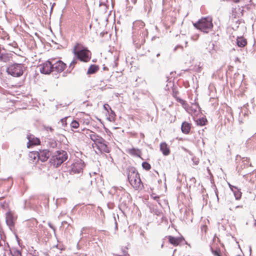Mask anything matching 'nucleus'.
Returning a JSON list of instances; mask_svg holds the SVG:
<instances>
[{
    "instance_id": "42",
    "label": "nucleus",
    "mask_w": 256,
    "mask_h": 256,
    "mask_svg": "<svg viewBox=\"0 0 256 256\" xmlns=\"http://www.w3.org/2000/svg\"><path fill=\"white\" fill-rule=\"evenodd\" d=\"M240 207H242V206H236V208H240Z\"/></svg>"
},
{
    "instance_id": "41",
    "label": "nucleus",
    "mask_w": 256,
    "mask_h": 256,
    "mask_svg": "<svg viewBox=\"0 0 256 256\" xmlns=\"http://www.w3.org/2000/svg\"><path fill=\"white\" fill-rule=\"evenodd\" d=\"M111 110V114H114V112L113 110Z\"/></svg>"
},
{
    "instance_id": "38",
    "label": "nucleus",
    "mask_w": 256,
    "mask_h": 256,
    "mask_svg": "<svg viewBox=\"0 0 256 256\" xmlns=\"http://www.w3.org/2000/svg\"><path fill=\"white\" fill-rule=\"evenodd\" d=\"M234 2L238 3L240 2V0H233Z\"/></svg>"
},
{
    "instance_id": "12",
    "label": "nucleus",
    "mask_w": 256,
    "mask_h": 256,
    "mask_svg": "<svg viewBox=\"0 0 256 256\" xmlns=\"http://www.w3.org/2000/svg\"><path fill=\"white\" fill-rule=\"evenodd\" d=\"M28 148H30L31 146L38 145L40 144V140L36 138H34L33 135H28Z\"/></svg>"
},
{
    "instance_id": "5",
    "label": "nucleus",
    "mask_w": 256,
    "mask_h": 256,
    "mask_svg": "<svg viewBox=\"0 0 256 256\" xmlns=\"http://www.w3.org/2000/svg\"><path fill=\"white\" fill-rule=\"evenodd\" d=\"M6 72L14 77H19L23 74L24 66L20 64H10L7 68Z\"/></svg>"
},
{
    "instance_id": "50",
    "label": "nucleus",
    "mask_w": 256,
    "mask_h": 256,
    "mask_svg": "<svg viewBox=\"0 0 256 256\" xmlns=\"http://www.w3.org/2000/svg\"><path fill=\"white\" fill-rule=\"evenodd\" d=\"M0 206H1V204H0Z\"/></svg>"
},
{
    "instance_id": "10",
    "label": "nucleus",
    "mask_w": 256,
    "mask_h": 256,
    "mask_svg": "<svg viewBox=\"0 0 256 256\" xmlns=\"http://www.w3.org/2000/svg\"><path fill=\"white\" fill-rule=\"evenodd\" d=\"M66 64L61 60H58L52 64V72H62L66 68Z\"/></svg>"
},
{
    "instance_id": "24",
    "label": "nucleus",
    "mask_w": 256,
    "mask_h": 256,
    "mask_svg": "<svg viewBox=\"0 0 256 256\" xmlns=\"http://www.w3.org/2000/svg\"><path fill=\"white\" fill-rule=\"evenodd\" d=\"M48 144L52 148H56L57 146L56 142L54 140H50L48 142Z\"/></svg>"
},
{
    "instance_id": "2",
    "label": "nucleus",
    "mask_w": 256,
    "mask_h": 256,
    "mask_svg": "<svg viewBox=\"0 0 256 256\" xmlns=\"http://www.w3.org/2000/svg\"><path fill=\"white\" fill-rule=\"evenodd\" d=\"M128 178L131 186L136 189L140 188L141 184V180L140 175L134 167L128 168Z\"/></svg>"
},
{
    "instance_id": "21",
    "label": "nucleus",
    "mask_w": 256,
    "mask_h": 256,
    "mask_svg": "<svg viewBox=\"0 0 256 256\" xmlns=\"http://www.w3.org/2000/svg\"><path fill=\"white\" fill-rule=\"evenodd\" d=\"M180 102L183 108L186 110L188 112L190 113V106L188 104L186 103V102L184 100H180Z\"/></svg>"
},
{
    "instance_id": "4",
    "label": "nucleus",
    "mask_w": 256,
    "mask_h": 256,
    "mask_svg": "<svg viewBox=\"0 0 256 256\" xmlns=\"http://www.w3.org/2000/svg\"><path fill=\"white\" fill-rule=\"evenodd\" d=\"M68 158V154L66 151L58 150L53 155L50 159V162L54 166L57 168L66 161Z\"/></svg>"
},
{
    "instance_id": "19",
    "label": "nucleus",
    "mask_w": 256,
    "mask_h": 256,
    "mask_svg": "<svg viewBox=\"0 0 256 256\" xmlns=\"http://www.w3.org/2000/svg\"><path fill=\"white\" fill-rule=\"evenodd\" d=\"M98 70V66L96 65H91L88 68L87 73L88 74H93L97 72Z\"/></svg>"
},
{
    "instance_id": "31",
    "label": "nucleus",
    "mask_w": 256,
    "mask_h": 256,
    "mask_svg": "<svg viewBox=\"0 0 256 256\" xmlns=\"http://www.w3.org/2000/svg\"><path fill=\"white\" fill-rule=\"evenodd\" d=\"M198 36H199L198 34H195L194 36H191V38L194 40H196L198 39Z\"/></svg>"
},
{
    "instance_id": "23",
    "label": "nucleus",
    "mask_w": 256,
    "mask_h": 256,
    "mask_svg": "<svg viewBox=\"0 0 256 256\" xmlns=\"http://www.w3.org/2000/svg\"><path fill=\"white\" fill-rule=\"evenodd\" d=\"M70 126L72 128H77L79 126V124L76 120H74L72 122Z\"/></svg>"
},
{
    "instance_id": "6",
    "label": "nucleus",
    "mask_w": 256,
    "mask_h": 256,
    "mask_svg": "<svg viewBox=\"0 0 256 256\" xmlns=\"http://www.w3.org/2000/svg\"><path fill=\"white\" fill-rule=\"evenodd\" d=\"M84 163L82 160H78L71 166L70 174H76L82 172Z\"/></svg>"
},
{
    "instance_id": "13",
    "label": "nucleus",
    "mask_w": 256,
    "mask_h": 256,
    "mask_svg": "<svg viewBox=\"0 0 256 256\" xmlns=\"http://www.w3.org/2000/svg\"><path fill=\"white\" fill-rule=\"evenodd\" d=\"M169 242L176 246L178 245L180 243H181L183 241V239L180 238H175L172 236H168Z\"/></svg>"
},
{
    "instance_id": "30",
    "label": "nucleus",
    "mask_w": 256,
    "mask_h": 256,
    "mask_svg": "<svg viewBox=\"0 0 256 256\" xmlns=\"http://www.w3.org/2000/svg\"><path fill=\"white\" fill-rule=\"evenodd\" d=\"M104 108L106 110V111H108V110L110 109V110H111V108L110 107V106L107 104H105L104 105Z\"/></svg>"
},
{
    "instance_id": "28",
    "label": "nucleus",
    "mask_w": 256,
    "mask_h": 256,
    "mask_svg": "<svg viewBox=\"0 0 256 256\" xmlns=\"http://www.w3.org/2000/svg\"><path fill=\"white\" fill-rule=\"evenodd\" d=\"M238 190L237 192H234V194L236 199L239 200L241 198L242 193L238 190Z\"/></svg>"
},
{
    "instance_id": "44",
    "label": "nucleus",
    "mask_w": 256,
    "mask_h": 256,
    "mask_svg": "<svg viewBox=\"0 0 256 256\" xmlns=\"http://www.w3.org/2000/svg\"><path fill=\"white\" fill-rule=\"evenodd\" d=\"M164 246V244H162V245H161V248H162Z\"/></svg>"
},
{
    "instance_id": "32",
    "label": "nucleus",
    "mask_w": 256,
    "mask_h": 256,
    "mask_svg": "<svg viewBox=\"0 0 256 256\" xmlns=\"http://www.w3.org/2000/svg\"><path fill=\"white\" fill-rule=\"evenodd\" d=\"M114 223H115V229L117 230L118 229V222H116V218L114 214Z\"/></svg>"
},
{
    "instance_id": "49",
    "label": "nucleus",
    "mask_w": 256,
    "mask_h": 256,
    "mask_svg": "<svg viewBox=\"0 0 256 256\" xmlns=\"http://www.w3.org/2000/svg\"><path fill=\"white\" fill-rule=\"evenodd\" d=\"M52 11V8H51V10H50V12Z\"/></svg>"
},
{
    "instance_id": "48",
    "label": "nucleus",
    "mask_w": 256,
    "mask_h": 256,
    "mask_svg": "<svg viewBox=\"0 0 256 256\" xmlns=\"http://www.w3.org/2000/svg\"><path fill=\"white\" fill-rule=\"evenodd\" d=\"M117 217H118V214H117Z\"/></svg>"
},
{
    "instance_id": "40",
    "label": "nucleus",
    "mask_w": 256,
    "mask_h": 256,
    "mask_svg": "<svg viewBox=\"0 0 256 256\" xmlns=\"http://www.w3.org/2000/svg\"><path fill=\"white\" fill-rule=\"evenodd\" d=\"M254 226L256 227V220H255L254 223Z\"/></svg>"
},
{
    "instance_id": "9",
    "label": "nucleus",
    "mask_w": 256,
    "mask_h": 256,
    "mask_svg": "<svg viewBox=\"0 0 256 256\" xmlns=\"http://www.w3.org/2000/svg\"><path fill=\"white\" fill-rule=\"evenodd\" d=\"M40 71L44 74H49L52 72V64L49 60L41 64L39 66Z\"/></svg>"
},
{
    "instance_id": "43",
    "label": "nucleus",
    "mask_w": 256,
    "mask_h": 256,
    "mask_svg": "<svg viewBox=\"0 0 256 256\" xmlns=\"http://www.w3.org/2000/svg\"><path fill=\"white\" fill-rule=\"evenodd\" d=\"M160 54H156V56H157V57H158V56H160Z\"/></svg>"
},
{
    "instance_id": "37",
    "label": "nucleus",
    "mask_w": 256,
    "mask_h": 256,
    "mask_svg": "<svg viewBox=\"0 0 256 256\" xmlns=\"http://www.w3.org/2000/svg\"><path fill=\"white\" fill-rule=\"evenodd\" d=\"M190 180L194 182H196V178H192L190 179Z\"/></svg>"
},
{
    "instance_id": "22",
    "label": "nucleus",
    "mask_w": 256,
    "mask_h": 256,
    "mask_svg": "<svg viewBox=\"0 0 256 256\" xmlns=\"http://www.w3.org/2000/svg\"><path fill=\"white\" fill-rule=\"evenodd\" d=\"M206 122V119L204 118H198L196 120V124L200 126H204Z\"/></svg>"
},
{
    "instance_id": "1",
    "label": "nucleus",
    "mask_w": 256,
    "mask_h": 256,
    "mask_svg": "<svg viewBox=\"0 0 256 256\" xmlns=\"http://www.w3.org/2000/svg\"><path fill=\"white\" fill-rule=\"evenodd\" d=\"M72 52L76 58L80 61L87 62L90 58V52L80 44L78 43L74 46Z\"/></svg>"
},
{
    "instance_id": "20",
    "label": "nucleus",
    "mask_w": 256,
    "mask_h": 256,
    "mask_svg": "<svg viewBox=\"0 0 256 256\" xmlns=\"http://www.w3.org/2000/svg\"><path fill=\"white\" fill-rule=\"evenodd\" d=\"M199 108L200 106L196 102L192 104L191 106H190V110H191L190 114H192L196 112Z\"/></svg>"
},
{
    "instance_id": "18",
    "label": "nucleus",
    "mask_w": 256,
    "mask_h": 256,
    "mask_svg": "<svg viewBox=\"0 0 256 256\" xmlns=\"http://www.w3.org/2000/svg\"><path fill=\"white\" fill-rule=\"evenodd\" d=\"M246 43V40L243 37H238L236 38V44L239 47H244Z\"/></svg>"
},
{
    "instance_id": "39",
    "label": "nucleus",
    "mask_w": 256,
    "mask_h": 256,
    "mask_svg": "<svg viewBox=\"0 0 256 256\" xmlns=\"http://www.w3.org/2000/svg\"><path fill=\"white\" fill-rule=\"evenodd\" d=\"M158 198H158V197H157V196L154 197V199H155V200H158Z\"/></svg>"
},
{
    "instance_id": "7",
    "label": "nucleus",
    "mask_w": 256,
    "mask_h": 256,
    "mask_svg": "<svg viewBox=\"0 0 256 256\" xmlns=\"http://www.w3.org/2000/svg\"><path fill=\"white\" fill-rule=\"evenodd\" d=\"M94 146L96 147L100 152L108 153L110 152V148L108 146V142L102 137L99 138L94 144Z\"/></svg>"
},
{
    "instance_id": "17",
    "label": "nucleus",
    "mask_w": 256,
    "mask_h": 256,
    "mask_svg": "<svg viewBox=\"0 0 256 256\" xmlns=\"http://www.w3.org/2000/svg\"><path fill=\"white\" fill-rule=\"evenodd\" d=\"M181 129L183 133H184L186 134H188L190 130V124L186 122H184L182 124Z\"/></svg>"
},
{
    "instance_id": "25",
    "label": "nucleus",
    "mask_w": 256,
    "mask_h": 256,
    "mask_svg": "<svg viewBox=\"0 0 256 256\" xmlns=\"http://www.w3.org/2000/svg\"><path fill=\"white\" fill-rule=\"evenodd\" d=\"M142 166L146 170H149L151 167L150 165L147 162H142Z\"/></svg>"
},
{
    "instance_id": "15",
    "label": "nucleus",
    "mask_w": 256,
    "mask_h": 256,
    "mask_svg": "<svg viewBox=\"0 0 256 256\" xmlns=\"http://www.w3.org/2000/svg\"><path fill=\"white\" fill-rule=\"evenodd\" d=\"M127 152L132 156H140L141 154L140 150L138 148H132L127 150Z\"/></svg>"
},
{
    "instance_id": "33",
    "label": "nucleus",
    "mask_w": 256,
    "mask_h": 256,
    "mask_svg": "<svg viewBox=\"0 0 256 256\" xmlns=\"http://www.w3.org/2000/svg\"><path fill=\"white\" fill-rule=\"evenodd\" d=\"M45 129L46 130H50V132H52L54 130L53 128L50 126H46Z\"/></svg>"
},
{
    "instance_id": "45",
    "label": "nucleus",
    "mask_w": 256,
    "mask_h": 256,
    "mask_svg": "<svg viewBox=\"0 0 256 256\" xmlns=\"http://www.w3.org/2000/svg\"><path fill=\"white\" fill-rule=\"evenodd\" d=\"M112 12H110L109 15H111L112 14Z\"/></svg>"
},
{
    "instance_id": "35",
    "label": "nucleus",
    "mask_w": 256,
    "mask_h": 256,
    "mask_svg": "<svg viewBox=\"0 0 256 256\" xmlns=\"http://www.w3.org/2000/svg\"><path fill=\"white\" fill-rule=\"evenodd\" d=\"M48 224L49 226H50L51 228H52V229L54 230V232H55V228H54V226L52 224H51L50 222H48Z\"/></svg>"
},
{
    "instance_id": "47",
    "label": "nucleus",
    "mask_w": 256,
    "mask_h": 256,
    "mask_svg": "<svg viewBox=\"0 0 256 256\" xmlns=\"http://www.w3.org/2000/svg\"><path fill=\"white\" fill-rule=\"evenodd\" d=\"M2 245L1 242L0 241V246Z\"/></svg>"
},
{
    "instance_id": "34",
    "label": "nucleus",
    "mask_w": 256,
    "mask_h": 256,
    "mask_svg": "<svg viewBox=\"0 0 256 256\" xmlns=\"http://www.w3.org/2000/svg\"><path fill=\"white\" fill-rule=\"evenodd\" d=\"M30 222L32 224V225L36 224V221L35 219H33L30 221Z\"/></svg>"
},
{
    "instance_id": "27",
    "label": "nucleus",
    "mask_w": 256,
    "mask_h": 256,
    "mask_svg": "<svg viewBox=\"0 0 256 256\" xmlns=\"http://www.w3.org/2000/svg\"><path fill=\"white\" fill-rule=\"evenodd\" d=\"M12 256H22L21 252L18 250H14L12 252H11Z\"/></svg>"
},
{
    "instance_id": "46",
    "label": "nucleus",
    "mask_w": 256,
    "mask_h": 256,
    "mask_svg": "<svg viewBox=\"0 0 256 256\" xmlns=\"http://www.w3.org/2000/svg\"><path fill=\"white\" fill-rule=\"evenodd\" d=\"M216 196L217 198H218V194L216 192Z\"/></svg>"
},
{
    "instance_id": "26",
    "label": "nucleus",
    "mask_w": 256,
    "mask_h": 256,
    "mask_svg": "<svg viewBox=\"0 0 256 256\" xmlns=\"http://www.w3.org/2000/svg\"><path fill=\"white\" fill-rule=\"evenodd\" d=\"M78 59L76 58H74V60L71 62L70 64V68L72 70L73 69V68L74 66V65L77 63L78 62Z\"/></svg>"
},
{
    "instance_id": "8",
    "label": "nucleus",
    "mask_w": 256,
    "mask_h": 256,
    "mask_svg": "<svg viewBox=\"0 0 256 256\" xmlns=\"http://www.w3.org/2000/svg\"><path fill=\"white\" fill-rule=\"evenodd\" d=\"M31 154L34 155V159L36 156H38V159L42 162H46L50 156V153L49 150H40L39 152H36L35 153H32Z\"/></svg>"
},
{
    "instance_id": "3",
    "label": "nucleus",
    "mask_w": 256,
    "mask_h": 256,
    "mask_svg": "<svg viewBox=\"0 0 256 256\" xmlns=\"http://www.w3.org/2000/svg\"><path fill=\"white\" fill-rule=\"evenodd\" d=\"M196 28L204 32H208L213 26L212 17H202L198 22L194 24Z\"/></svg>"
},
{
    "instance_id": "16",
    "label": "nucleus",
    "mask_w": 256,
    "mask_h": 256,
    "mask_svg": "<svg viewBox=\"0 0 256 256\" xmlns=\"http://www.w3.org/2000/svg\"><path fill=\"white\" fill-rule=\"evenodd\" d=\"M88 136L94 142V143L92 145V147L94 148V144L99 140V138H100L101 136H100L92 132H90V134L88 135Z\"/></svg>"
},
{
    "instance_id": "14",
    "label": "nucleus",
    "mask_w": 256,
    "mask_h": 256,
    "mask_svg": "<svg viewBox=\"0 0 256 256\" xmlns=\"http://www.w3.org/2000/svg\"><path fill=\"white\" fill-rule=\"evenodd\" d=\"M160 150L164 156H168L170 154L169 148L165 142H162L160 144Z\"/></svg>"
},
{
    "instance_id": "11",
    "label": "nucleus",
    "mask_w": 256,
    "mask_h": 256,
    "mask_svg": "<svg viewBox=\"0 0 256 256\" xmlns=\"http://www.w3.org/2000/svg\"><path fill=\"white\" fill-rule=\"evenodd\" d=\"M6 222L10 230L14 226L15 218L12 213L10 212L6 214Z\"/></svg>"
},
{
    "instance_id": "29",
    "label": "nucleus",
    "mask_w": 256,
    "mask_h": 256,
    "mask_svg": "<svg viewBox=\"0 0 256 256\" xmlns=\"http://www.w3.org/2000/svg\"><path fill=\"white\" fill-rule=\"evenodd\" d=\"M212 252L214 256H222L219 250L212 249Z\"/></svg>"
},
{
    "instance_id": "36",
    "label": "nucleus",
    "mask_w": 256,
    "mask_h": 256,
    "mask_svg": "<svg viewBox=\"0 0 256 256\" xmlns=\"http://www.w3.org/2000/svg\"><path fill=\"white\" fill-rule=\"evenodd\" d=\"M229 186H230V189H231L232 190H233L232 188H234L235 189H236V190H237V188H236V187L234 186H231L230 184H229Z\"/></svg>"
}]
</instances>
